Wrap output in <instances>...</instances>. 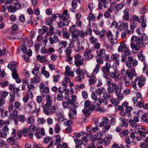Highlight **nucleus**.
Returning a JSON list of instances; mask_svg holds the SVG:
<instances>
[{
  "label": "nucleus",
  "instance_id": "680f3d73",
  "mask_svg": "<svg viewBox=\"0 0 148 148\" xmlns=\"http://www.w3.org/2000/svg\"><path fill=\"white\" fill-rule=\"evenodd\" d=\"M21 105V103L19 101H15L14 104V106L15 109H20Z\"/></svg>",
  "mask_w": 148,
  "mask_h": 148
},
{
  "label": "nucleus",
  "instance_id": "72a5a7b5",
  "mask_svg": "<svg viewBox=\"0 0 148 148\" xmlns=\"http://www.w3.org/2000/svg\"><path fill=\"white\" fill-rule=\"evenodd\" d=\"M14 139V137H9L7 139L6 141L8 143H10L12 145H13L17 143L16 141Z\"/></svg>",
  "mask_w": 148,
  "mask_h": 148
},
{
  "label": "nucleus",
  "instance_id": "c9c22d12",
  "mask_svg": "<svg viewBox=\"0 0 148 148\" xmlns=\"http://www.w3.org/2000/svg\"><path fill=\"white\" fill-rule=\"evenodd\" d=\"M105 89L103 87L98 88L96 90L95 92L98 95L101 96L102 93L103 94Z\"/></svg>",
  "mask_w": 148,
  "mask_h": 148
},
{
  "label": "nucleus",
  "instance_id": "13d9d810",
  "mask_svg": "<svg viewBox=\"0 0 148 148\" xmlns=\"http://www.w3.org/2000/svg\"><path fill=\"white\" fill-rule=\"evenodd\" d=\"M106 34V32L105 29H103L101 31H100L99 35L100 36V38L101 39L103 38L105 36Z\"/></svg>",
  "mask_w": 148,
  "mask_h": 148
},
{
  "label": "nucleus",
  "instance_id": "4468645a",
  "mask_svg": "<svg viewBox=\"0 0 148 148\" xmlns=\"http://www.w3.org/2000/svg\"><path fill=\"white\" fill-rule=\"evenodd\" d=\"M64 98L66 100L63 102L62 104L63 107L65 108H69V109L71 108L73 106L72 102L69 100L68 96H66Z\"/></svg>",
  "mask_w": 148,
  "mask_h": 148
},
{
  "label": "nucleus",
  "instance_id": "c03bdc74",
  "mask_svg": "<svg viewBox=\"0 0 148 148\" xmlns=\"http://www.w3.org/2000/svg\"><path fill=\"white\" fill-rule=\"evenodd\" d=\"M27 122L28 123L33 124L35 121V118L32 115L29 116L27 120Z\"/></svg>",
  "mask_w": 148,
  "mask_h": 148
},
{
  "label": "nucleus",
  "instance_id": "f3484780",
  "mask_svg": "<svg viewBox=\"0 0 148 148\" xmlns=\"http://www.w3.org/2000/svg\"><path fill=\"white\" fill-rule=\"evenodd\" d=\"M127 48L124 41H121L120 43V45L118 47L117 50L119 53H121L124 51V49Z\"/></svg>",
  "mask_w": 148,
  "mask_h": 148
},
{
  "label": "nucleus",
  "instance_id": "c85d7f7f",
  "mask_svg": "<svg viewBox=\"0 0 148 148\" xmlns=\"http://www.w3.org/2000/svg\"><path fill=\"white\" fill-rule=\"evenodd\" d=\"M71 99H69V97H68V99L70 101L72 102L73 107L75 108H77L78 104L75 103V102L76 100V95H73L71 96Z\"/></svg>",
  "mask_w": 148,
  "mask_h": 148
},
{
  "label": "nucleus",
  "instance_id": "9b49d317",
  "mask_svg": "<svg viewBox=\"0 0 148 148\" xmlns=\"http://www.w3.org/2000/svg\"><path fill=\"white\" fill-rule=\"evenodd\" d=\"M67 44V42L65 40H63L59 42L58 44L59 49L58 52L60 53H62L63 50L66 47Z\"/></svg>",
  "mask_w": 148,
  "mask_h": 148
},
{
  "label": "nucleus",
  "instance_id": "7ed1b4c3",
  "mask_svg": "<svg viewBox=\"0 0 148 148\" xmlns=\"http://www.w3.org/2000/svg\"><path fill=\"white\" fill-rule=\"evenodd\" d=\"M51 105L44 106H43L42 111L43 113L46 115H52L55 112L56 108L55 106Z\"/></svg>",
  "mask_w": 148,
  "mask_h": 148
},
{
  "label": "nucleus",
  "instance_id": "412c9836",
  "mask_svg": "<svg viewBox=\"0 0 148 148\" xmlns=\"http://www.w3.org/2000/svg\"><path fill=\"white\" fill-rule=\"evenodd\" d=\"M145 16L143 14L140 17V21H141V26L143 28H145L147 26V21L145 19Z\"/></svg>",
  "mask_w": 148,
  "mask_h": 148
},
{
  "label": "nucleus",
  "instance_id": "8fccbe9b",
  "mask_svg": "<svg viewBox=\"0 0 148 148\" xmlns=\"http://www.w3.org/2000/svg\"><path fill=\"white\" fill-rule=\"evenodd\" d=\"M100 66L99 64H97L93 70L92 74L95 75V73H97L99 71Z\"/></svg>",
  "mask_w": 148,
  "mask_h": 148
},
{
  "label": "nucleus",
  "instance_id": "bf43d9fd",
  "mask_svg": "<svg viewBox=\"0 0 148 148\" xmlns=\"http://www.w3.org/2000/svg\"><path fill=\"white\" fill-rule=\"evenodd\" d=\"M89 40L92 44H95L98 41L97 39L94 36H91L89 38Z\"/></svg>",
  "mask_w": 148,
  "mask_h": 148
},
{
  "label": "nucleus",
  "instance_id": "e433bc0d",
  "mask_svg": "<svg viewBox=\"0 0 148 148\" xmlns=\"http://www.w3.org/2000/svg\"><path fill=\"white\" fill-rule=\"evenodd\" d=\"M136 123L132 120H130L129 122V124L132 127H134L135 129H137L139 128V125Z\"/></svg>",
  "mask_w": 148,
  "mask_h": 148
},
{
  "label": "nucleus",
  "instance_id": "a19ab883",
  "mask_svg": "<svg viewBox=\"0 0 148 148\" xmlns=\"http://www.w3.org/2000/svg\"><path fill=\"white\" fill-rule=\"evenodd\" d=\"M40 81V78L38 75H36L34 78L31 79V83H39Z\"/></svg>",
  "mask_w": 148,
  "mask_h": 148
},
{
  "label": "nucleus",
  "instance_id": "864d4df0",
  "mask_svg": "<svg viewBox=\"0 0 148 148\" xmlns=\"http://www.w3.org/2000/svg\"><path fill=\"white\" fill-rule=\"evenodd\" d=\"M109 92H107L106 90L105 89L103 94V97L104 98L110 99L111 97V95Z\"/></svg>",
  "mask_w": 148,
  "mask_h": 148
},
{
  "label": "nucleus",
  "instance_id": "20e7f679",
  "mask_svg": "<svg viewBox=\"0 0 148 148\" xmlns=\"http://www.w3.org/2000/svg\"><path fill=\"white\" fill-rule=\"evenodd\" d=\"M137 60L134 59L132 57H128L127 58V61L125 62V64L128 68H134L138 64Z\"/></svg>",
  "mask_w": 148,
  "mask_h": 148
},
{
  "label": "nucleus",
  "instance_id": "4be33fe9",
  "mask_svg": "<svg viewBox=\"0 0 148 148\" xmlns=\"http://www.w3.org/2000/svg\"><path fill=\"white\" fill-rule=\"evenodd\" d=\"M97 55L100 57L103 58L106 56V52L105 49H101L99 51H97Z\"/></svg>",
  "mask_w": 148,
  "mask_h": 148
},
{
  "label": "nucleus",
  "instance_id": "bb28decb",
  "mask_svg": "<svg viewBox=\"0 0 148 148\" xmlns=\"http://www.w3.org/2000/svg\"><path fill=\"white\" fill-rule=\"evenodd\" d=\"M81 47L83 50H87L88 49L89 45L88 42L86 40H83L81 43Z\"/></svg>",
  "mask_w": 148,
  "mask_h": 148
},
{
  "label": "nucleus",
  "instance_id": "7c9ffc66",
  "mask_svg": "<svg viewBox=\"0 0 148 148\" xmlns=\"http://www.w3.org/2000/svg\"><path fill=\"white\" fill-rule=\"evenodd\" d=\"M75 64L76 67H79L84 64V60L83 59L75 61Z\"/></svg>",
  "mask_w": 148,
  "mask_h": 148
},
{
  "label": "nucleus",
  "instance_id": "4d7b16f0",
  "mask_svg": "<svg viewBox=\"0 0 148 148\" xmlns=\"http://www.w3.org/2000/svg\"><path fill=\"white\" fill-rule=\"evenodd\" d=\"M120 56L119 54L118 53H113L111 57V58L112 60H115L118 59Z\"/></svg>",
  "mask_w": 148,
  "mask_h": 148
},
{
  "label": "nucleus",
  "instance_id": "ddd939ff",
  "mask_svg": "<svg viewBox=\"0 0 148 148\" xmlns=\"http://www.w3.org/2000/svg\"><path fill=\"white\" fill-rule=\"evenodd\" d=\"M68 10H65L62 12V13L61 14H59L60 18H61L62 20H64L69 21V19L70 18L69 14H68Z\"/></svg>",
  "mask_w": 148,
  "mask_h": 148
},
{
  "label": "nucleus",
  "instance_id": "aec40b11",
  "mask_svg": "<svg viewBox=\"0 0 148 148\" xmlns=\"http://www.w3.org/2000/svg\"><path fill=\"white\" fill-rule=\"evenodd\" d=\"M84 106L85 108H88L89 110H93L94 106L91 103V102L89 100H86L85 101Z\"/></svg>",
  "mask_w": 148,
  "mask_h": 148
},
{
  "label": "nucleus",
  "instance_id": "a878e982",
  "mask_svg": "<svg viewBox=\"0 0 148 148\" xmlns=\"http://www.w3.org/2000/svg\"><path fill=\"white\" fill-rule=\"evenodd\" d=\"M45 134V132L43 128H42L40 130V131H37L36 133H35V136L38 138H41L42 135H44Z\"/></svg>",
  "mask_w": 148,
  "mask_h": 148
},
{
  "label": "nucleus",
  "instance_id": "2eb2a0df",
  "mask_svg": "<svg viewBox=\"0 0 148 148\" xmlns=\"http://www.w3.org/2000/svg\"><path fill=\"white\" fill-rule=\"evenodd\" d=\"M66 56L68 58L67 61L70 64H72V62L71 61L73 58L72 57H71V55L72 52V49L71 47H68L66 49L65 51Z\"/></svg>",
  "mask_w": 148,
  "mask_h": 148
},
{
  "label": "nucleus",
  "instance_id": "c756f323",
  "mask_svg": "<svg viewBox=\"0 0 148 148\" xmlns=\"http://www.w3.org/2000/svg\"><path fill=\"white\" fill-rule=\"evenodd\" d=\"M142 129L144 130V131L139 130L138 132V134L142 138H144L146 136V132L147 131L144 127L142 128Z\"/></svg>",
  "mask_w": 148,
  "mask_h": 148
},
{
  "label": "nucleus",
  "instance_id": "4c0bfd02",
  "mask_svg": "<svg viewBox=\"0 0 148 148\" xmlns=\"http://www.w3.org/2000/svg\"><path fill=\"white\" fill-rule=\"evenodd\" d=\"M64 80L62 82V85L65 87H67L69 83L70 82V80L69 78L66 76L64 78Z\"/></svg>",
  "mask_w": 148,
  "mask_h": 148
},
{
  "label": "nucleus",
  "instance_id": "e2e57ef3",
  "mask_svg": "<svg viewBox=\"0 0 148 148\" xmlns=\"http://www.w3.org/2000/svg\"><path fill=\"white\" fill-rule=\"evenodd\" d=\"M143 100H139L136 103V106L140 108H142L143 107Z\"/></svg>",
  "mask_w": 148,
  "mask_h": 148
},
{
  "label": "nucleus",
  "instance_id": "6e6552de",
  "mask_svg": "<svg viewBox=\"0 0 148 148\" xmlns=\"http://www.w3.org/2000/svg\"><path fill=\"white\" fill-rule=\"evenodd\" d=\"M39 88L40 91L42 93V97L45 96L43 93L46 94L49 93V88L48 87L45 86L44 83H42L40 84Z\"/></svg>",
  "mask_w": 148,
  "mask_h": 148
},
{
  "label": "nucleus",
  "instance_id": "b1692460",
  "mask_svg": "<svg viewBox=\"0 0 148 148\" xmlns=\"http://www.w3.org/2000/svg\"><path fill=\"white\" fill-rule=\"evenodd\" d=\"M109 122V120L107 117H103L102 119V121L99 124V127H103L105 125L108 123Z\"/></svg>",
  "mask_w": 148,
  "mask_h": 148
},
{
  "label": "nucleus",
  "instance_id": "2f4dec72",
  "mask_svg": "<svg viewBox=\"0 0 148 148\" xmlns=\"http://www.w3.org/2000/svg\"><path fill=\"white\" fill-rule=\"evenodd\" d=\"M48 30V28L45 26H43L42 28L38 29V33L40 34H43L45 33Z\"/></svg>",
  "mask_w": 148,
  "mask_h": 148
},
{
  "label": "nucleus",
  "instance_id": "a18cd8bd",
  "mask_svg": "<svg viewBox=\"0 0 148 148\" xmlns=\"http://www.w3.org/2000/svg\"><path fill=\"white\" fill-rule=\"evenodd\" d=\"M130 20H132V21H135V22L137 21V22L139 23H141L140 18H139V16L137 15L134 14L132 15V18L131 19H130Z\"/></svg>",
  "mask_w": 148,
  "mask_h": 148
},
{
  "label": "nucleus",
  "instance_id": "58836bf2",
  "mask_svg": "<svg viewBox=\"0 0 148 148\" xmlns=\"http://www.w3.org/2000/svg\"><path fill=\"white\" fill-rule=\"evenodd\" d=\"M103 126L102 132L105 133L108 131L109 130L110 128L111 125L110 123H107L105 125Z\"/></svg>",
  "mask_w": 148,
  "mask_h": 148
},
{
  "label": "nucleus",
  "instance_id": "0e129e2a",
  "mask_svg": "<svg viewBox=\"0 0 148 148\" xmlns=\"http://www.w3.org/2000/svg\"><path fill=\"white\" fill-rule=\"evenodd\" d=\"M12 71V75L14 79L18 77V74L17 73L16 70H14Z\"/></svg>",
  "mask_w": 148,
  "mask_h": 148
},
{
  "label": "nucleus",
  "instance_id": "0eeeda50",
  "mask_svg": "<svg viewBox=\"0 0 148 148\" xmlns=\"http://www.w3.org/2000/svg\"><path fill=\"white\" fill-rule=\"evenodd\" d=\"M111 67L110 64L107 62L105 66L103 67L102 71H103V77L104 78H107L110 72V69Z\"/></svg>",
  "mask_w": 148,
  "mask_h": 148
},
{
  "label": "nucleus",
  "instance_id": "3c124183",
  "mask_svg": "<svg viewBox=\"0 0 148 148\" xmlns=\"http://www.w3.org/2000/svg\"><path fill=\"white\" fill-rule=\"evenodd\" d=\"M123 53V54L127 56L131 54L132 51L129 49L128 47H127V48L124 51Z\"/></svg>",
  "mask_w": 148,
  "mask_h": 148
},
{
  "label": "nucleus",
  "instance_id": "423d86ee",
  "mask_svg": "<svg viewBox=\"0 0 148 148\" xmlns=\"http://www.w3.org/2000/svg\"><path fill=\"white\" fill-rule=\"evenodd\" d=\"M137 76L135 69L134 68H132L130 70L127 69L125 72V77L126 78L128 77L129 79L132 80L134 76Z\"/></svg>",
  "mask_w": 148,
  "mask_h": 148
},
{
  "label": "nucleus",
  "instance_id": "603ef678",
  "mask_svg": "<svg viewBox=\"0 0 148 148\" xmlns=\"http://www.w3.org/2000/svg\"><path fill=\"white\" fill-rule=\"evenodd\" d=\"M68 146L67 144L64 143L63 142L62 143L60 144L57 146V148H68Z\"/></svg>",
  "mask_w": 148,
  "mask_h": 148
},
{
  "label": "nucleus",
  "instance_id": "f03ea898",
  "mask_svg": "<svg viewBox=\"0 0 148 148\" xmlns=\"http://www.w3.org/2000/svg\"><path fill=\"white\" fill-rule=\"evenodd\" d=\"M146 81V78L144 76L137 77L134 81L132 82V86L134 88L136 89L137 88L136 85H137L140 88H141L144 85Z\"/></svg>",
  "mask_w": 148,
  "mask_h": 148
},
{
  "label": "nucleus",
  "instance_id": "37998d69",
  "mask_svg": "<svg viewBox=\"0 0 148 148\" xmlns=\"http://www.w3.org/2000/svg\"><path fill=\"white\" fill-rule=\"evenodd\" d=\"M55 137L56 138L55 140V142L54 143V145H57V146L61 142V139L60 137V135L57 134V135L55 136Z\"/></svg>",
  "mask_w": 148,
  "mask_h": 148
},
{
  "label": "nucleus",
  "instance_id": "052dcab7",
  "mask_svg": "<svg viewBox=\"0 0 148 148\" xmlns=\"http://www.w3.org/2000/svg\"><path fill=\"white\" fill-rule=\"evenodd\" d=\"M76 34L72 33V35L71 40L74 41H77L78 39V36Z\"/></svg>",
  "mask_w": 148,
  "mask_h": 148
},
{
  "label": "nucleus",
  "instance_id": "dca6fc26",
  "mask_svg": "<svg viewBox=\"0 0 148 148\" xmlns=\"http://www.w3.org/2000/svg\"><path fill=\"white\" fill-rule=\"evenodd\" d=\"M40 74L45 76L46 78H49L50 76L49 72L46 70V67L44 65H43L41 69Z\"/></svg>",
  "mask_w": 148,
  "mask_h": 148
},
{
  "label": "nucleus",
  "instance_id": "79ce46f5",
  "mask_svg": "<svg viewBox=\"0 0 148 148\" xmlns=\"http://www.w3.org/2000/svg\"><path fill=\"white\" fill-rule=\"evenodd\" d=\"M91 98L92 99L95 101V103H98V101H99L98 99H99L101 97L99 98H97V95H96L95 93L92 92L91 95Z\"/></svg>",
  "mask_w": 148,
  "mask_h": 148
},
{
  "label": "nucleus",
  "instance_id": "cd10ccee",
  "mask_svg": "<svg viewBox=\"0 0 148 148\" xmlns=\"http://www.w3.org/2000/svg\"><path fill=\"white\" fill-rule=\"evenodd\" d=\"M74 141L76 144V148H82L81 145L83 144L82 140L75 139L74 140Z\"/></svg>",
  "mask_w": 148,
  "mask_h": 148
},
{
  "label": "nucleus",
  "instance_id": "5fc2aeb1",
  "mask_svg": "<svg viewBox=\"0 0 148 148\" xmlns=\"http://www.w3.org/2000/svg\"><path fill=\"white\" fill-rule=\"evenodd\" d=\"M120 121H121L122 123V127L125 126L126 127L127 126L128 123L126 121V120L123 118H121L119 119Z\"/></svg>",
  "mask_w": 148,
  "mask_h": 148
},
{
  "label": "nucleus",
  "instance_id": "de8ad7c7",
  "mask_svg": "<svg viewBox=\"0 0 148 148\" xmlns=\"http://www.w3.org/2000/svg\"><path fill=\"white\" fill-rule=\"evenodd\" d=\"M18 119L19 121L22 123H24L26 121L25 116L23 115H20L18 116Z\"/></svg>",
  "mask_w": 148,
  "mask_h": 148
},
{
  "label": "nucleus",
  "instance_id": "473e14b6",
  "mask_svg": "<svg viewBox=\"0 0 148 148\" xmlns=\"http://www.w3.org/2000/svg\"><path fill=\"white\" fill-rule=\"evenodd\" d=\"M79 30L76 28V25H75L70 26L69 31L71 33L77 34L79 32Z\"/></svg>",
  "mask_w": 148,
  "mask_h": 148
},
{
  "label": "nucleus",
  "instance_id": "1a4fd4ad",
  "mask_svg": "<svg viewBox=\"0 0 148 148\" xmlns=\"http://www.w3.org/2000/svg\"><path fill=\"white\" fill-rule=\"evenodd\" d=\"M59 17V14H52L50 17L48 18V20L46 22V24L49 25H51L53 23V21H55Z\"/></svg>",
  "mask_w": 148,
  "mask_h": 148
},
{
  "label": "nucleus",
  "instance_id": "6e6d98bb",
  "mask_svg": "<svg viewBox=\"0 0 148 148\" xmlns=\"http://www.w3.org/2000/svg\"><path fill=\"white\" fill-rule=\"evenodd\" d=\"M99 100V104H101L102 102L106 104L107 105L108 103V100L107 98H104L103 99L102 97H101Z\"/></svg>",
  "mask_w": 148,
  "mask_h": 148
},
{
  "label": "nucleus",
  "instance_id": "f8f14e48",
  "mask_svg": "<svg viewBox=\"0 0 148 148\" xmlns=\"http://www.w3.org/2000/svg\"><path fill=\"white\" fill-rule=\"evenodd\" d=\"M86 75L87 77L90 78L88 80V83L90 85L92 86L97 82V78L94 75L92 74L91 75L88 73L86 74Z\"/></svg>",
  "mask_w": 148,
  "mask_h": 148
},
{
  "label": "nucleus",
  "instance_id": "09e8293b",
  "mask_svg": "<svg viewBox=\"0 0 148 148\" xmlns=\"http://www.w3.org/2000/svg\"><path fill=\"white\" fill-rule=\"evenodd\" d=\"M24 132H26L27 133L24 135V136H28L30 138H32L33 137V134L32 132H27V129H26L23 130Z\"/></svg>",
  "mask_w": 148,
  "mask_h": 148
},
{
  "label": "nucleus",
  "instance_id": "338daca9",
  "mask_svg": "<svg viewBox=\"0 0 148 148\" xmlns=\"http://www.w3.org/2000/svg\"><path fill=\"white\" fill-rule=\"evenodd\" d=\"M76 72L77 75H82V77H84L85 73L83 72H81V69L79 68V67L76 69Z\"/></svg>",
  "mask_w": 148,
  "mask_h": 148
},
{
  "label": "nucleus",
  "instance_id": "5701e85b",
  "mask_svg": "<svg viewBox=\"0 0 148 148\" xmlns=\"http://www.w3.org/2000/svg\"><path fill=\"white\" fill-rule=\"evenodd\" d=\"M23 36V34L22 32H18L14 34L11 37L12 39H21Z\"/></svg>",
  "mask_w": 148,
  "mask_h": 148
},
{
  "label": "nucleus",
  "instance_id": "f704fd0d",
  "mask_svg": "<svg viewBox=\"0 0 148 148\" xmlns=\"http://www.w3.org/2000/svg\"><path fill=\"white\" fill-rule=\"evenodd\" d=\"M17 63L15 62H13L10 64H9L8 66V67L11 71L16 70V67L17 66Z\"/></svg>",
  "mask_w": 148,
  "mask_h": 148
},
{
  "label": "nucleus",
  "instance_id": "39448f33",
  "mask_svg": "<svg viewBox=\"0 0 148 148\" xmlns=\"http://www.w3.org/2000/svg\"><path fill=\"white\" fill-rule=\"evenodd\" d=\"M109 75L114 82L119 81L120 73L119 71L116 68L114 69V71L110 72Z\"/></svg>",
  "mask_w": 148,
  "mask_h": 148
},
{
  "label": "nucleus",
  "instance_id": "6ab92c4d",
  "mask_svg": "<svg viewBox=\"0 0 148 148\" xmlns=\"http://www.w3.org/2000/svg\"><path fill=\"white\" fill-rule=\"evenodd\" d=\"M44 97H45V99L46 102L44 106L51 105L52 104V100L51 97L49 94H47Z\"/></svg>",
  "mask_w": 148,
  "mask_h": 148
},
{
  "label": "nucleus",
  "instance_id": "a211bd4d",
  "mask_svg": "<svg viewBox=\"0 0 148 148\" xmlns=\"http://www.w3.org/2000/svg\"><path fill=\"white\" fill-rule=\"evenodd\" d=\"M49 39L51 45H52L54 43H57L59 41V39L58 37L54 35L53 36L49 37Z\"/></svg>",
  "mask_w": 148,
  "mask_h": 148
},
{
  "label": "nucleus",
  "instance_id": "f257e3e1",
  "mask_svg": "<svg viewBox=\"0 0 148 148\" xmlns=\"http://www.w3.org/2000/svg\"><path fill=\"white\" fill-rule=\"evenodd\" d=\"M144 44L142 40L140 38L135 36H133L132 37L130 46L134 53H136L140 49V45H143Z\"/></svg>",
  "mask_w": 148,
  "mask_h": 148
},
{
  "label": "nucleus",
  "instance_id": "9d476101",
  "mask_svg": "<svg viewBox=\"0 0 148 148\" xmlns=\"http://www.w3.org/2000/svg\"><path fill=\"white\" fill-rule=\"evenodd\" d=\"M131 23L130 24V30H127L126 31V32L127 34L131 33L132 34L134 32V29L136 28L138 26V23L137 22L133 21L130 20Z\"/></svg>",
  "mask_w": 148,
  "mask_h": 148
},
{
  "label": "nucleus",
  "instance_id": "774afa93",
  "mask_svg": "<svg viewBox=\"0 0 148 148\" xmlns=\"http://www.w3.org/2000/svg\"><path fill=\"white\" fill-rule=\"evenodd\" d=\"M77 1H76V0H73L72 1L71 3V6L73 9H75L77 8Z\"/></svg>",
  "mask_w": 148,
  "mask_h": 148
},
{
  "label": "nucleus",
  "instance_id": "393cba45",
  "mask_svg": "<svg viewBox=\"0 0 148 148\" xmlns=\"http://www.w3.org/2000/svg\"><path fill=\"white\" fill-rule=\"evenodd\" d=\"M58 22L57 24L58 27L60 28H62L63 27L68 25L69 24V21L64 20Z\"/></svg>",
  "mask_w": 148,
  "mask_h": 148
},
{
  "label": "nucleus",
  "instance_id": "ea45409f",
  "mask_svg": "<svg viewBox=\"0 0 148 148\" xmlns=\"http://www.w3.org/2000/svg\"><path fill=\"white\" fill-rule=\"evenodd\" d=\"M10 98L9 100V103L12 104L13 102L15 101V94L14 93L10 92Z\"/></svg>",
  "mask_w": 148,
  "mask_h": 148
},
{
  "label": "nucleus",
  "instance_id": "49530a36",
  "mask_svg": "<svg viewBox=\"0 0 148 148\" xmlns=\"http://www.w3.org/2000/svg\"><path fill=\"white\" fill-rule=\"evenodd\" d=\"M7 9L8 12L10 13H14L16 12L14 6L12 5H10L8 6Z\"/></svg>",
  "mask_w": 148,
  "mask_h": 148
},
{
  "label": "nucleus",
  "instance_id": "69168bd1",
  "mask_svg": "<svg viewBox=\"0 0 148 148\" xmlns=\"http://www.w3.org/2000/svg\"><path fill=\"white\" fill-rule=\"evenodd\" d=\"M114 90L116 91V94L117 93V90L119 89L118 85L115 83H113L111 85Z\"/></svg>",
  "mask_w": 148,
  "mask_h": 148
}]
</instances>
